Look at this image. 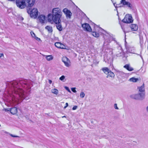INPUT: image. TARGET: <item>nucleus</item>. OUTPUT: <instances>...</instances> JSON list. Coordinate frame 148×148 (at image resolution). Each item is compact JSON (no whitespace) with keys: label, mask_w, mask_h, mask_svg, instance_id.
<instances>
[{"label":"nucleus","mask_w":148,"mask_h":148,"mask_svg":"<svg viewBox=\"0 0 148 148\" xmlns=\"http://www.w3.org/2000/svg\"><path fill=\"white\" fill-rule=\"evenodd\" d=\"M30 82L26 79H22L17 82L15 81L8 82L6 90L4 93L7 101L13 106H16L21 102L23 99H27L25 97L23 88L29 90L30 88ZM29 90H28L29 91Z\"/></svg>","instance_id":"1"},{"label":"nucleus","mask_w":148,"mask_h":148,"mask_svg":"<svg viewBox=\"0 0 148 148\" xmlns=\"http://www.w3.org/2000/svg\"><path fill=\"white\" fill-rule=\"evenodd\" d=\"M62 14L60 9L58 8H53L52 10V14H48V21L51 23H59L61 22V18Z\"/></svg>","instance_id":"2"},{"label":"nucleus","mask_w":148,"mask_h":148,"mask_svg":"<svg viewBox=\"0 0 148 148\" xmlns=\"http://www.w3.org/2000/svg\"><path fill=\"white\" fill-rule=\"evenodd\" d=\"M94 30L92 32V34L94 36L98 37L99 36L101 32L103 31V30L95 24H94Z\"/></svg>","instance_id":"3"},{"label":"nucleus","mask_w":148,"mask_h":148,"mask_svg":"<svg viewBox=\"0 0 148 148\" xmlns=\"http://www.w3.org/2000/svg\"><path fill=\"white\" fill-rule=\"evenodd\" d=\"M130 97L132 99L136 100H142L144 99L145 94L144 93L139 92L138 94L131 95Z\"/></svg>","instance_id":"4"},{"label":"nucleus","mask_w":148,"mask_h":148,"mask_svg":"<svg viewBox=\"0 0 148 148\" xmlns=\"http://www.w3.org/2000/svg\"><path fill=\"white\" fill-rule=\"evenodd\" d=\"M114 5L116 8L123 7L124 5H126L130 9H131L132 7V5L130 3L126 1L125 0H121L120 4L117 5L116 6L115 5V4H114Z\"/></svg>","instance_id":"5"},{"label":"nucleus","mask_w":148,"mask_h":148,"mask_svg":"<svg viewBox=\"0 0 148 148\" xmlns=\"http://www.w3.org/2000/svg\"><path fill=\"white\" fill-rule=\"evenodd\" d=\"M114 5L116 8L123 7L124 5H126L130 9H131L132 7V5L130 3L126 1L125 0H121L120 4L117 5L116 6L115 5V4H114Z\"/></svg>","instance_id":"6"},{"label":"nucleus","mask_w":148,"mask_h":148,"mask_svg":"<svg viewBox=\"0 0 148 148\" xmlns=\"http://www.w3.org/2000/svg\"><path fill=\"white\" fill-rule=\"evenodd\" d=\"M28 13H30L32 18H36L38 15V11L36 8H34L32 10H30L27 11Z\"/></svg>","instance_id":"7"},{"label":"nucleus","mask_w":148,"mask_h":148,"mask_svg":"<svg viewBox=\"0 0 148 148\" xmlns=\"http://www.w3.org/2000/svg\"><path fill=\"white\" fill-rule=\"evenodd\" d=\"M103 37L105 39L104 43V45H107L111 41L113 40V38L108 34H107L103 35Z\"/></svg>","instance_id":"8"},{"label":"nucleus","mask_w":148,"mask_h":148,"mask_svg":"<svg viewBox=\"0 0 148 148\" xmlns=\"http://www.w3.org/2000/svg\"><path fill=\"white\" fill-rule=\"evenodd\" d=\"M16 4L17 6L21 9H23L26 6V2L25 0H16Z\"/></svg>","instance_id":"9"},{"label":"nucleus","mask_w":148,"mask_h":148,"mask_svg":"<svg viewBox=\"0 0 148 148\" xmlns=\"http://www.w3.org/2000/svg\"><path fill=\"white\" fill-rule=\"evenodd\" d=\"M123 21L124 23H132L133 21V20L131 15L130 14H126L123 19Z\"/></svg>","instance_id":"10"},{"label":"nucleus","mask_w":148,"mask_h":148,"mask_svg":"<svg viewBox=\"0 0 148 148\" xmlns=\"http://www.w3.org/2000/svg\"><path fill=\"white\" fill-rule=\"evenodd\" d=\"M125 48L127 50V52L132 53L135 54V49L133 47H132L129 45H127L125 43Z\"/></svg>","instance_id":"11"},{"label":"nucleus","mask_w":148,"mask_h":148,"mask_svg":"<svg viewBox=\"0 0 148 148\" xmlns=\"http://www.w3.org/2000/svg\"><path fill=\"white\" fill-rule=\"evenodd\" d=\"M82 27L83 28L84 31L91 32L92 31V29L90 25L87 23H85L82 25Z\"/></svg>","instance_id":"12"},{"label":"nucleus","mask_w":148,"mask_h":148,"mask_svg":"<svg viewBox=\"0 0 148 148\" xmlns=\"http://www.w3.org/2000/svg\"><path fill=\"white\" fill-rule=\"evenodd\" d=\"M66 15L67 18H70L72 15V13L70 10L67 9V8H64L62 11Z\"/></svg>","instance_id":"13"},{"label":"nucleus","mask_w":148,"mask_h":148,"mask_svg":"<svg viewBox=\"0 0 148 148\" xmlns=\"http://www.w3.org/2000/svg\"><path fill=\"white\" fill-rule=\"evenodd\" d=\"M62 61L64 63L65 66L67 67L70 66V62L69 60L66 57H64L62 58Z\"/></svg>","instance_id":"14"},{"label":"nucleus","mask_w":148,"mask_h":148,"mask_svg":"<svg viewBox=\"0 0 148 148\" xmlns=\"http://www.w3.org/2000/svg\"><path fill=\"white\" fill-rule=\"evenodd\" d=\"M118 49L119 50L118 51H116V56L117 57L121 56L124 55V53L123 52L122 48L120 46H119L118 47Z\"/></svg>","instance_id":"15"},{"label":"nucleus","mask_w":148,"mask_h":148,"mask_svg":"<svg viewBox=\"0 0 148 148\" xmlns=\"http://www.w3.org/2000/svg\"><path fill=\"white\" fill-rule=\"evenodd\" d=\"M26 2V6L31 7L33 6L35 0H25Z\"/></svg>","instance_id":"16"},{"label":"nucleus","mask_w":148,"mask_h":148,"mask_svg":"<svg viewBox=\"0 0 148 148\" xmlns=\"http://www.w3.org/2000/svg\"><path fill=\"white\" fill-rule=\"evenodd\" d=\"M55 46L57 48L64 49L65 48V46L63 44L60 42H56L55 43Z\"/></svg>","instance_id":"17"},{"label":"nucleus","mask_w":148,"mask_h":148,"mask_svg":"<svg viewBox=\"0 0 148 148\" xmlns=\"http://www.w3.org/2000/svg\"><path fill=\"white\" fill-rule=\"evenodd\" d=\"M138 89L139 92L144 93L145 94V85L144 83L141 86L138 87Z\"/></svg>","instance_id":"18"},{"label":"nucleus","mask_w":148,"mask_h":148,"mask_svg":"<svg viewBox=\"0 0 148 148\" xmlns=\"http://www.w3.org/2000/svg\"><path fill=\"white\" fill-rule=\"evenodd\" d=\"M45 15H41L39 16L38 19L40 23H42L45 22Z\"/></svg>","instance_id":"19"},{"label":"nucleus","mask_w":148,"mask_h":148,"mask_svg":"<svg viewBox=\"0 0 148 148\" xmlns=\"http://www.w3.org/2000/svg\"><path fill=\"white\" fill-rule=\"evenodd\" d=\"M124 68L129 71H131L134 70V69L130 66V64H127L124 66Z\"/></svg>","instance_id":"20"},{"label":"nucleus","mask_w":148,"mask_h":148,"mask_svg":"<svg viewBox=\"0 0 148 148\" xmlns=\"http://www.w3.org/2000/svg\"><path fill=\"white\" fill-rule=\"evenodd\" d=\"M131 30L133 31H136L138 30V26L136 24H132L130 26Z\"/></svg>","instance_id":"21"},{"label":"nucleus","mask_w":148,"mask_h":148,"mask_svg":"<svg viewBox=\"0 0 148 148\" xmlns=\"http://www.w3.org/2000/svg\"><path fill=\"white\" fill-rule=\"evenodd\" d=\"M17 110L16 107H13L10 109V112L13 114H14L17 113Z\"/></svg>","instance_id":"22"},{"label":"nucleus","mask_w":148,"mask_h":148,"mask_svg":"<svg viewBox=\"0 0 148 148\" xmlns=\"http://www.w3.org/2000/svg\"><path fill=\"white\" fill-rule=\"evenodd\" d=\"M43 56L45 57L46 59L48 61L52 60L53 59V57L51 55H44Z\"/></svg>","instance_id":"23"},{"label":"nucleus","mask_w":148,"mask_h":148,"mask_svg":"<svg viewBox=\"0 0 148 148\" xmlns=\"http://www.w3.org/2000/svg\"><path fill=\"white\" fill-rule=\"evenodd\" d=\"M61 22H60L59 23H56L57 25H56L57 28L59 31H61L62 29V27Z\"/></svg>","instance_id":"24"},{"label":"nucleus","mask_w":148,"mask_h":148,"mask_svg":"<svg viewBox=\"0 0 148 148\" xmlns=\"http://www.w3.org/2000/svg\"><path fill=\"white\" fill-rule=\"evenodd\" d=\"M107 75V77H110L112 78H114L115 76V75L114 73L110 70L108 72Z\"/></svg>","instance_id":"25"},{"label":"nucleus","mask_w":148,"mask_h":148,"mask_svg":"<svg viewBox=\"0 0 148 148\" xmlns=\"http://www.w3.org/2000/svg\"><path fill=\"white\" fill-rule=\"evenodd\" d=\"M102 70L105 74H107L110 71L107 67H105L102 68Z\"/></svg>","instance_id":"26"},{"label":"nucleus","mask_w":148,"mask_h":148,"mask_svg":"<svg viewBox=\"0 0 148 148\" xmlns=\"http://www.w3.org/2000/svg\"><path fill=\"white\" fill-rule=\"evenodd\" d=\"M45 28L49 32L51 33L53 31L52 27L51 26H47L45 27Z\"/></svg>","instance_id":"27"},{"label":"nucleus","mask_w":148,"mask_h":148,"mask_svg":"<svg viewBox=\"0 0 148 148\" xmlns=\"http://www.w3.org/2000/svg\"><path fill=\"white\" fill-rule=\"evenodd\" d=\"M51 92L52 93L57 95L58 93V90L57 89L54 88L51 90Z\"/></svg>","instance_id":"28"},{"label":"nucleus","mask_w":148,"mask_h":148,"mask_svg":"<svg viewBox=\"0 0 148 148\" xmlns=\"http://www.w3.org/2000/svg\"><path fill=\"white\" fill-rule=\"evenodd\" d=\"M138 80V79L137 78H134V77H132L129 79V80L130 81L132 82H136Z\"/></svg>","instance_id":"29"},{"label":"nucleus","mask_w":148,"mask_h":148,"mask_svg":"<svg viewBox=\"0 0 148 148\" xmlns=\"http://www.w3.org/2000/svg\"><path fill=\"white\" fill-rule=\"evenodd\" d=\"M139 38L140 40V43L141 44L143 43V37L139 35Z\"/></svg>","instance_id":"30"},{"label":"nucleus","mask_w":148,"mask_h":148,"mask_svg":"<svg viewBox=\"0 0 148 148\" xmlns=\"http://www.w3.org/2000/svg\"><path fill=\"white\" fill-rule=\"evenodd\" d=\"M65 78V77L64 75H62L60 77L59 79L60 80L63 81V82H64L65 81H64V80Z\"/></svg>","instance_id":"31"},{"label":"nucleus","mask_w":148,"mask_h":148,"mask_svg":"<svg viewBox=\"0 0 148 148\" xmlns=\"http://www.w3.org/2000/svg\"><path fill=\"white\" fill-rule=\"evenodd\" d=\"M85 95V94L83 92H82L80 94V96L81 98H84Z\"/></svg>","instance_id":"32"},{"label":"nucleus","mask_w":148,"mask_h":148,"mask_svg":"<svg viewBox=\"0 0 148 148\" xmlns=\"http://www.w3.org/2000/svg\"><path fill=\"white\" fill-rule=\"evenodd\" d=\"M31 35L32 37L33 38L34 37H35V36H36L35 34L33 32H31Z\"/></svg>","instance_id":"33"},{"label":"nucleus","mask_w":148,"mask_h":148,"mask_svg":"<svg viewBox=\"0 0 148 148\" xmlns=\"http://www.w3.org/2000/svg\"><path fill=\"white\" fill-rule=\"evenodd\" d=\"M71 90L74 92H76V91L75 90V88H71Z\"/></svg>","instance_id":"34"},{"label":"nucleus","mask_w":148,"mask_h":148,"mask_svg":"<svg viewBox=\"0 0 148 148\" xmlns=\"http://www.w3.org/2000/svg\"><path fill=\"white\" fill-rule=\"evenodd\" d=\"M34 38L36 40H37L38 41H40V39L39 38H38L36 37V36H35V37H34Z\"/></svg>","instance_id":"35"},{"label":"nucleus","mask_w":148,"mask_h":148,"mask_svg":"<svg viewBox=\"0 0 148 148\" xmlns=\"http://www.w3.org/2000/svg\"><path fill=\"white\" fill-rule=\"evenodd\" d=\"M114 108L115 109H117V110L119 109V108H118V107L117 106V105L116 104V103L115 104H114Z\"/></svg>","instance_id":"36"},{"label":"nucleus","mask_w":148,"mask_h":148,"mask_svg":"<svg viewBox=\"0 0 148 148\" xmlns=\"http://www.w3.org/2000/svg\"><path fill=\"white\" fill-rule=\"evenodd\" d=\"M77 106H74L72 108L73 110H75L77 109Z\"/></svg>","instance_id":"37"},{"label":"nucleus","mask_w":148,"mask_h":148,"mask_svg":"<svg viewBox=\"0 0 148 148\" xmlns=\"http://www.w3.org/2000/svg\"><path fill=\"white\" fill-rule=\"evenodd\" d=\"M65 88L69 92H71V91L69 89V88H68V87H65Z\"/></svg>","instance_id":"38"},{"label":"nucleus","mask_w":148,"mask_h":148,"mask_svg":"<svg viewBox=\"0 0 148 148\" xmlns=\"http://www.w3.org/2000/svg\"><path fill=\"white\" fill-rule=\"evenodd\" d=\"M119 73L120 75H124L125 74L124 73H123L122 72H119Z\"/></svg>","instance_id":"39"},{"label":"nucleus","mask_w":148,"mask_h":148,"mask_svg":"<svg viewBox=\"0 0 148 148\" xmlns=\"http://www.w3.org/2000/svg\"><path fill=\"white\" fill-rule=\"evenodd\" d=\"M10 136H12V137H18V136L13 135L12 134H10Z\"/></svg>","instance_id":"40"},{"label":"nucleus","mask_w":148,"mask_h":148,"mask_svg":"<svg viewBox=\"0 0 148 148\" xmlns=\"http://www.w3.org/2000/svg\"><path fill=\"white\" fill-rule=\"evenodd\" d=\"M3 56V53H0V58L2 56Z\"/></svg>","instance_id":"41"},{"label":"nucleus","mask_w":148,"mask_h":148,"mask_svg":"<svg viewBox=\"0 0 148 148\" xmlns=\"http://www.w3.org/2000/svg\"><path fill=\"white\" fill-rule=\"evenodd\" d=\"M52 81L51 80H49V84H51L52 83Z\"/></svg>","instance_id":"42"},{"label":"nucleus","mask_w":148,"mask_h":148,"mask_svg":"<svg viewBox=\"0 0 148 148\" xmlns=\"http://www.w3.org/2000/svg\"><path fill=\"white\" fill-rule=\"evenodd\" d=\"M68 106V104L67 103H66V106Z\"/></svg>","instance_id":"43"},{"label":"nucleus","mask_w":148,"mask_h":148,"mask_svg":"<svg viewBox=\"0 0 148 148\" xmlns=\"http://www.w3.org/2000/svg\"><path fill=\"white\" fill-rule=\"evenodd\" d=\"M8 0V1H14L15 0Z\"/></svg>","instance_id":"44"},{"label":"nucleus","mask_w":148,"mask_h":148,"mask_svg":"<svg viewBox=\"0 0 148 148\" xmlns=\"http://www.w3.org/2000/svg\"><path fill=\"white\" fill-rule=\"evenodd\" d=\"M146 109H147V111H148V106H147V108H146Z\"/></svg>","instance_id":"45"},{"label":"nucleus","mask_w":148,"mask_h":148,"mask_svg":"<svg viewBox=\"0 0 148 148\" xmlns=\"http://www.w3.org/2000/svg\"><path fill=\"white\" fill-rule=\"evenodd\" d=\"M140 57L142 59H143V57H142V56H141V55H140Z\"/></svg>","instance_id":"46"},{"label":"nucleus","mask_w":148,"mask_h":148,"mask_svg":"<svg viewBox=\"0 0 148 148\" xmlns=\"http://www.w3.org/2000/svg\"><path fill=\"white\" fill-rule=\"evenodd\" d=\"M91 123H93V121H91Z\"/></svg>","instance_id":"47"},{"label":"nucleus","mask_w":148,"mask_h":148,"mask_svg":"<svg viewBox=\"0 0 148 148\" xmlns=\"http://www.w3.org/2000/svg\"><path fill=\"white\" fill-rule=\"evenodd\" d=\"M67 107V106H65L64 107V108H66Z\"/></svg>","instance_id":"48"},{"label":"nucleus","mask_w":148,"mask_h":148,"mask_svg":"<svg viewBox=\"0 0 148 148\" xmlns=\"http://www.w3.org/2000/svg\"><path fill=\"white\" fill-rule=\"evenodd\" d=\"M21 18L22 20H23V17H22Z\"/></svg>","instance_id":"49"},{"label":"nucleus","mask_w":148,"mask_h":148,"mask_svg":"<svg viewBox=\"0 0 148 148\" xmlns=\"http://www.w3.org/2000/svg\"><path fill=\"white\" fill-rule=\"evenodd\" d=\"M104 61H105L106 62H107L105 60V59L104 60Z\"/></svg>","instance_id":"50"},{"label":"nucleus","mask_w":148,"mask_h":148,"mask_svg":"<svg viewBox=\"0 0 148 148\" xmlns=\"http://www.w3.org/2000/svg\"><path fill=\"white\" fill-rule=\"evenodd\" d=\"M65 117V116H64L62 117Z\"/></svg>","instance_id":"51"},{"label":"nucleus","mask_w":148,"mask_h":148,"mask_svg":"<svg viewBox=\"0 0 148 148\" xmlns=\"http://www.w3.org/2000/svg\"><path fill=\"white\" fill-rule=\"evenodd\" d=\"M137 54L138 55H139L138 54Z\"/></svg>","instance_id":"52"}]
</instances>
